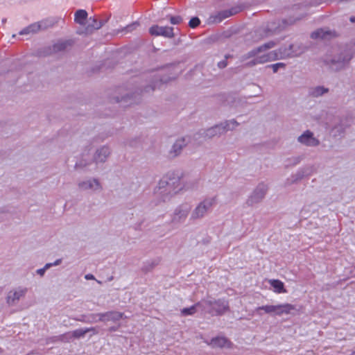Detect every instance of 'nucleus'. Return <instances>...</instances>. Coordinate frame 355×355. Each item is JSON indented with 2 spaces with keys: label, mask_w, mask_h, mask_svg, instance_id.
I'll use <instances>...</instances> for the list:
<instances>
[{
  "label": "nucleus",
  "mask_w": 355,
  "mask_h": 355,
  "mask_svg": "<svg viewBox=\"0 0 355 355\" xmlns=\"http://www.w3.org/2000/svg\"><path fill=\"white\" fill-rule=\"evenodd\" d=\"M276 45L277 44L275 42L270 41L249 51L245 55L244 59L250 58H254V59L248 63V65L251 67L277 60L295 57L302 53L296 50V46L294 44H290L288 47H281L277 50L268 51V50L274 48Z\"/></svg>",
  "instance_id": "nucleus-1"
},
{
  "label": "nucleus",
  "mask_w": 355,
  "mask_h": 355,
  "mask_svg": "<svg viewBox=\"0 0 355 355\" xmlns=\"http://www.w3.org/2000/svg\"><path fill=\"white\" fill-rule=\"evenodd\" d=\"M183 189L181 179L178 176L163 177L154 189V194L163 202L170 200Z\"/></svg>",
  "instance_id": "nucleus-2"
},
{
  "label": "nucleus",
  "mask_w": 355,
  "mask_h": 355,
  "mask_svg": "<svg viewBox=\"0 0 355 355\" xmlns=\"http://www.w3.org/2000/svg\"><path fill=\"white\" fill-rule=\"evenodd\" d=\"M295 309V305L285 303L277 305L267 304L259 306L254 309V312L259 316L263 315V311L265 313L270 314L273 316H282L283 315L291 314Z\"/></svg>",
  "instance_id": "nucleus-3"
},
{
  "label": "nucleus",
  "mask_w": 355,
  "mask_h": 355,
  "mask_svg": "<svg viewBox=\"0 0 355 355\" xmlns=\"http://www.w3.org/2000/svg\"><path fill=\"white\" fill-rule=\"evenodd\" d=\"M216 197H209L205 198L198 204L191 212V220H198L204 218L206 214L210 211L216 205Z\"/></svg>",
  "instance_id": "nucleus-4"
},
{
  "label": "nucleus",
  "mask_w": 355,
  "mask_h": 355,
  "mask_svg": "<svg viewBox=\"0 0 355 355\" xmlns=\"http://www.w3.org/2000/svg\"><path fill=\"white\" fill-rule=\"evenodd\" d=\"M204 309L213 315L223 314L229 309L228 302L224 300L207 298L202 300Z\"/></svg>",
  "instance_id": "nucleus-5"
},
{
  "label": "nucleus",
  "mask_w": 355,
  "mask_h": 355,
  "mask_svg": "<svg viewBox=\"0 0 355 355\" xmlns=\"http://www.w3.org/2000/svg\"><path fill=\"white\" fill-rule=\"evenodd\" d=\"M238 125L239 123L234 119L226 121L220 125H215L206 130L205 131V137L206 138L211 139L216 136H220L229 130H234Z\"/></svg>",
  "instance_id": "nucleus-6"
},
{
  "label": "nucleus",
  "mask_w": 355,
  "mask_h": 355,
  "mask_svg": "<svg viewBox=\"0 0 355 355\" xmlns=\"http://www.w3.org/2000/svg\"><path fill=\"white\" fill-rule=\"evenodd\" d=\"M191 207L188 203H182L178 206L173 211L171 217V223L177 225L185 222Z\"/></svg>",
  "instance_id": "nucleus-7"
},
{
  "label": "nucleus",
  "mask_w": 355,
  "mask_h": 355,
  "mask_svg": "<svg viewBox=\"0 0 355 355\" xmlns=\"http://www.w3.org/2000/svg\"><path fill=\"white\" fill-rule=\"evenodd\" d=\"M78 189L83 191H90L92 193L100 192L103 190V186L98 179L90 178L79 181Z\"/></svg>",
  "instance_id": "nucleus-8"
},
{
  "label": "nucleus",
  "mask_w": 355,
  "mask_h": 355,
  "mask_svg": "<svg viewBox=\"0 0 355 355\" xmlns=\"http://www.w3.org/2000/svg\"><path fill=\"white\" fill-rule=\"evenodd\" d=\"M268 187L264 184H259L248 198L246 203L248 206H253L259 203L265 197Z\"/></svg>",
  "instance_id": "nucleus-9"
},
{
  "label": "nucleus",
  "mask_w": 355,
  "mask_h": 355,
  "mask_svg": "<svg viewBox=\"0 0 355 355\" xmlns=\"http://www.w3.org/2000/svg\"><path fill=\"white\" fill-rule=\"evenodd\" d=\"M173 28L168 26H159L154 25L149 29V33L153 36H163L171 38L174 37Z\"/></svg>",
  "instance_id": "nucleus-10"
},
{
  "label": "nucleus",
  "mask_w": 355,
  "mask_h": 355,
  "mask_svg": "<svg viewBox=\"0 0 355 355\" xmlns=\"http://www.w3.org/2000/svg\"><path fill=\"white\" fill-rule=\"evenodd\" d=\"M297 141L307 146H316L319 144V141L314 137L313 133L309 130L305 131L298 138Z\"/></svg>",
  "instance_id": "nucleus-11"
},
{
  "label": "nucleus",
  "mask_w": 355,
  "mask_h": 355,
  "mask_svg": "<svg viewBox=\"0 0 355 355\" xmlns=\"http://www.w3.org/2000/svg\"><path fill=\"white\" fill-rule=\"evenodd\" d=\"M27 292L26 288L19 287L10 291L7 296V302L9 304H15L19 299L25 295Z\"/></svg>",
  "instance_id": "nucleus-12"
},
{
  "label": "nucleus",
  "mask_w": 355,
  "mask_h": 355,
  "mask_svg": "<svg viewBox=\"0 0 355 355\" xmlns=\"http://www.w3.org/2000/svg\"><path fill=\"white\" fill-rule=\"evenodd\" d=\"M110 149L107 146H102L98 149L94 155L93 159L96 163L105 162L110 155Z\"/></svg>",
  "instance_id": "nucleus-13"
},
{
  "label": "nucleus",
  "mask_w": 355,
  "mask_h": 355,
  "mask_svg": "<svg viewBox=\"0 0 355 355\" xmlns=\"http://www.w3.org/2000/svg\"><path fill=\"white\" fill-rule=\"evenodd\" d=\"M311 175V172H309V168H301L296 172V173L292 175L291 178H288L285 184L290 185L293 183H295L300 180H302L304 176H307Z\"/></svg>",
  "instance_id": "nucleus-14"
},
{
  "label": "nucleus",
  "mask_w": 355,
  "mask_h": 355,
  "mask_svg": "<svg viewBox=\"0 0 355 355\" xmlns=\"http://www.w3.org/2000/svg\"><path fill=\"white\" fill-rule=\"evenodd\" d=\"M99 316L101 318L100 320H102V322H116L123 318V313L118 311H108L106 313H102V315Z\"/></svg>",
  "instance_id": "nucleus-15"
},
{
  "label": "nucleus",
  "mask_w": 355,
  "mask_h": 355,
  "mask_svg": "<svg viewBox=\"0 0 355 355\" xmlns=\"http://www.w3.org/2000/svg\"><path fill=\"white\" fill-rule=\"evenodd\" d=\"M188 141L189 139L187 137H182L177 139L172 147L171 153H173L174 156L179 155L182 149L187 146Z\"/></svg>",
  "instance_id": "nucleus-16"
},
{
  "label": "nucleus",
  "mask_w": 355,
  "mask_h": 355,
  "mask_svg": "<svg viewBox=\"0 0 355 355\" xmlns=\"http://www.w3.org/2000/svg\"><path fill=\"white\" fill-rule=\"evenodd\" d=\"M208 345L212 347H224L229 345V341L225 337L218 336L212 338Z\"/></svg>",
  "instance_id": "nucleus-17"
},
{
  "label": "nucleus",
  "mask_w": 355,
  "mask_h": 355,
  "mask_svg": "<svg viewBox=\"0 0 355 355\" xmlns=\"http://www.w3.org/2000/svg\"><path fill=\"white\" fill-rule=\"evenodd\" d=\"M282 23H283L282 27L280 26L278 27H274V25L272 24L270 27H269L266 30L263 31L264 33L263 34L260 33L261 35V37L263 38V37H269L273 34H275L276 33L280 31L282 28H284L286 26V25L289 24L286 21H283Z\"/></svg>",
  "instance_id": "nucleus-18"
},
{
  "label": "nucleus",
  "mask_w": 355,
  "mask_h": 355,
  "mask_svg": "<svg viewBox=\"0 0 355 355\" xmlns=\"http://www.w3.org/2000/svg\"><path fill=\"white\" fill-rule=\"evenodd\" d=\"M269 284L273 288L274 292L277 293H286L287 291L284 288V283L278 279H270Z\"/></svg>",
  "instance_id": "nucleus-19"
},
{
  "label": "nucleus",
  "mask_w": 355,
  "mask_h": 355,
  "mask_svg": "<svg viewBox=\"0 0 355 355\" xmlns=\"http://www.w3.org/2000/svg\"><path fill=\"white\" fill-rule=\"evenodd\" d=\"M315 205L314 203L306 204L303 206L300 210V217L303 218H307L314 211Z\"/></svg>",
  "instance_id": "nucleus-20"
},
{
  "label": "nucleus",
  "mask_w": 355,
  "mask_h": 355,
  "mask_svg": "<svg viewBox=\"0 0 355 355\" xmlns=\"http://www.w3.org/2000/svg\"><path fill=\"white\" fill-rule=\"evenodd\" d=\"M201 307L204 309V304L202 303V300L193 306H191L189 308H184L181 310V313L183 315H191L196 312V308Z\"/></svg>",
  "instance_id": "nucleus-21"
},
{
  "label": "nucleus",
  "mask_w": 355,
  "mask_h": 355,
  "mask_svg": "<svg viewBox=\"0 0 355 355\" xmlns=\"http://www.w3.org/2000/svg\"><path fill=\"white\" fill-rule=\"evenodd\" d=\"M42 28V26L40 23H35L33 24L28 27L24 28L19 32L20 35H27L29 33H34L37 32L39 30H40Z\"/></svg>",
  "instance_id": "nucleus-22"
},
{
  "label": "nucleus",
  "mask_w": 355,
  "mask_h": 355,
  "mask_svg": "<svg viewBox=\"0 0 355 355\" xmlns=\"http://www.w3.org/2000/svg\"><path fill=\"white\" fill-rule=\"evenodd\" d=\"M94 330H95V329L93 327L86 328V329H76L71 333H69L68 335L70 337L79 338L80 337H83L87 332L91 331H94Z\"/></svg>",
  "instance_id": "nucleus-23"
},
{
  "label": "nucleus",
  "mask_w": 355,
  "mask_h": 355,
  "mask_svg": "<svg viewBox=\"0 0 355 355\" xmlns=\"http://www.w3.org/2000/svg\"><path fill=\"white\" fill-rule=\"evenodd\" d=\"M103 23L101 21L95 18H89V24L87 26V31H92L93 30H97L101 28Z\"/></svg>",
  "instance_id": "nucleus-24"
},
{
  "label": "nucleus",
  "mask_w": 355,
  "mask_h": 355,
  "mask_svg": "<svg viewBox=\"0 0 355 355\" xmlns=\"http://www.w3.org/2000/svg\"><path fill=\"white\" fill-rule=\"evenodd\" d=\"M87 17V12L85 10H78L75 13V21L80 24H84Z\"/></svg>",
  "instance_id": "nucleus-25"
},
{
  "label": "nucleus",
  "mask_w": 355,
  "mask_h": 355,
  "mask_svg": "<svg viewBox=\"0 0 355 355\" xmlns=\"http://www.w3.org/2000/svg\"><path fill=\"white\" fill-rule=\"evenodd\" d=\"M327 92H328V89H327L322 86H318L311 89V94L314 97H318V96H322V94L327 93Z\"/></svg>",
  "instance_id": "nucleus-26"
},
{
  "label": "nucleus",
  "mask_w": 355,
  "mask_h": 355,
  "mask_svg": "<svg viewBox=\"0 0 355 355\" xmlns=\"http://www.w3.org/2000/svg\"><path fill=\"white\" fill-rule=\"evenodd\" d=\"M350 60V56H345L343 58L342 60L338 59L336 61L334 60L332 62L334 64H337V66L335 67V69L338 70L344 67L345 64H347L349 62Z\"/></svg>",
  "instance_id": "nucleus-27"
},
{
  "label": "nucleus",
  "mask_w": 355,
  "mask_h": 355,
  "mask_svg": "<svg viewBox=\"0 0 355 355\" xmlns=\"http://www.w3.org/2000/svg\"><path fill=\"white\" fill-rule=\"evenodd\" d=\"M267 67L271 68L274 73H277L279 69H284L286 67V64L283 62H278L268 65Z\"/></svg>",
  "instance_id": "nucleus-28"
},
{
  "label": "nucleus",
  "mask_w": 355,
  "mask_h": 355,
  "mask_svg": "<svg viewBox=\"0 0 355 355\" xmlns=\"http://www.w3.org/2000/svg\"><path fill=\"white\" fill-rule=\"evenodd\" d=\"M324 37V32L322 29L317 30L311 33V37L313 39L323 38Z\"/></svg>",
  "instance_id": "nucleus-29"
},
{
  "label": "nucleus",
  "mask_w": 355,
  "mask_h": 355,
  "mask_svg": "<svg viewBox=\"0 0 355 355\" xmlns=\"http://www.w3.org/2000/svg\"><path fill=\"white\" fill-rule=\"evenodd\" d=\"M169 20L172 24H180L182 21V18L180 16H170Z\"/></svg>",
  "instance_id": "nucleus-30"
},
{
  "label": "nucleus",
  "mask_w": 355,
  "mask_h": 355,
  "mask_svg": "<svg viewBox=\"0 0 355 355\" xmlns=\"http://www.w3.org/2000/svg\"><path fill=\"white\" fill-rule=\"evenodd\" d=\"M102 315V313H101L91 314L89 316V321L92 322H99V321L102 322V320H100L101 318L99 316V315Z\"/></svg>",
  "instance_id": "nucleus-31"
},
{
  "label": "nucleus",
  "mask_w": 355,
  "mask_h": 355,
  "mask_svg": "<svg viewBox=\"0 0 355 355\" xmlns=\"http://www.w3.org/2000/svg\"><path fill=\"white\" fill-rule=\"evenodd\" d=\"M200 19L198 17H193L189 21V25L191 28H195L200 24Z\"/></svg>",
  "instance_id": "nucleus-32"
},
{
  "label": "nucleus",
  "mask_w": 355,
  "mask_h": 355,
  "mask_svg": "<svg viewBox=\"0 0 355 355\" xmlns=\"http://www.w3.org/2000/svg\"><path fill=\"white\" fill-rule=\"evenodd\" d=\"M50 268L49 264H45V266L42 268L37 269L36 270V273L40 275L41 277L44 276L45 272Z\"/></svg>",
  "instance_id": "nucleus-33"
},
{
  "label": "nucleus",
  "mask_w": 355,
  "mask_h": 355,
  "mask_svg": "<svg viewBox=\"0 0 355 355\" xmlns=\"http://www.w3.org/2000/svg\"><path fill=\"white\" fill-rule=\"evenodd\" d=\"M139 26V24L138 23H134L131 25H129L126 28H125V31L126 32H130V31H132L133 29H135L136 27H137Z\"/></svg>",
  "instance_id": "nucleus-34"
},
{
  "label": "nucleus",
  "mask_w": 355,
  "mask_h": 355,
  "mask_svg": "<svg viewBox=\"0 0 355 355\" xmlns=\"http://www.w3.org/2000/svg\"><path fill=\"white\" fill-rule=\"evenodd\" d=\"M61 262H62V259H58L55 260L53 263H48L47 264H49L50 268H51L52 266H56L60 265L61 263Z\"/></svg>",
  "instance_id": "nucleus-35"
},
{
  "label": "nucleus",
  "mask_w": 355,
  "mask_h": 355,
  "mask_svg": "<svg viewBox=\"0 0 355 355\" xmlns=\"http://www.w3.org/2000/svg\"><path fill=\"white\" fill-rule=\"evenodd\" d=\"M301 160H302L301 157H300V156L294 157H293V164L296 165V164H299L301 162Z\"/></svg>",
  "instance_id": "nucleus-36"
},
{
  "label": "nucleus",
  "mask_w": 355,
  "mask_h": 355,
  "mask_svg": "<svg viewBox=\"0 0 355 355\" xmlns=\"http://www.w3.org/2000/svg\"><path fill=\"white\" fill-rule=\"evenodd\" d=\"M218 65L221 69L222 68H225L227 66V62L226 61H221V62H218Z\"/></svg>",
  "instance_id": "nucleus-37"
},
{
  "label": "nucleus",
  "mask_w": 355,
  "mask_h": 355,
  "mask_svg": "<svg viewBox=\"0 0 355 355\" xmlns=\"http://www.w3.org/2000/svg\"><path fill=\"white\" fill-rule=\"evenodd\" d=\"M6 216V213L0 210V222L4 220V218Z\"/></svg>",
  "instance_id": "nucleus-38"
},
{
  "label": "nucleus",
  "mask_w": 355,
  "mask_h": 355,
  "mask_svg": "<svg viewBox=\"0 0 355 355\" xmlns=\"http://www.w3.org/2000/svg\"><path fill=\"white\" fill-rule=\"evenodd\" d=\"M85 278L87 280H90V279H95V277L92 274H87L85 276Z\"/></svg>",
  "instance_id": "nucleus-39"
},
{
  "label": "nucleus",
  "mask_w": 355,
  "mask_h": 355,
  "mask_svg": "<svg viewBox=\"0 0 355 355\" xmlns=\"http://www.w3.org/2000/svg\"><path fill=\"white\" fill-rule=\"evenodd\" d=\"M174 78H175V77H171V78H163L160 79V82H162V83H167L168 80H170L171 79H174Z\"/></svg>",
  "instance_id": "nucleus-40"
},
{
  "label": "nucleus",
  "mask_w": 355,
  "mask_h": 355,
  "mask_svg": "<svg viewBox=\"0 0 355 355\" xmlns=\"http://www.w3.org/2000/svg\"><path fill=\"white\" fill-rule=\"evenodd\" d=\"M132 98V96H127L123 98V101H125V102H128V101Z\"/></svg>",
  "instance_id": "nucleus-41"
},
{
  "label": "nucleus",
  "mask_w": 355,
  "mask_h": 355,
  "mask_svg": "<svg viewBox=\"0 0 355 355\" xmlns=\"http://www.w3.org/2000/svg\"><path fill=\"white\" fill-rule=\"evenodd\" d=\"M350 21H351L352 23H354V22H355V16L351 17H350Z\"/></svg>",
  "instance_id": "nucleus-42"
},
{
  "label": "nucleus",
  "mask_w": 355,
  "mask_h": 355,
  "mask_svg": "<svg viewBox=\"0 0 355 355\" xmlns=\"http://www.w3.org/2000/svg\"><path fill=\"white\" fill-rule=\"evenodd\" d=\"M87 164H82V163H80V166H87Z\"/></svg>",
  "instance_id": "nucleus-43"
},
{
  "label": "nucleus",
  "mask_w": 355,
  "mask_h": 355,
  "mask_svg": "<svg viewBox=\"0 0 355 355\" xmlns=\"http://www.w3.org/2000/svg\"><path fill=\"white\" fill-rule=\"evenodd\" d=\"M156 87V85H154L153 87L151 88L152 90H154L155 87Z\"/></svg>",
  "instance_id": "nucleus-44"
},
{
  "label": "nucleus",
  "mask_w": 355,
  "mask_h": 355,
  "mask_svg": "<svg viewBox=\"0 0 355 355\" xmlns=\"http://www.w3.org/2000/svg\"><path fill=\"white\" fill-rule=\"evenodd\" d=\"M3 350L0 347V353H2Z\"/></svg>",
  "instance_id": "nucleus-45"
},
{
  "label": "nucleus",
  "mask_w": 355,
  "mask_h": 355,
  "mask_svg": "<svg viewBox=\"0 0 355 355\" xmlns=\"http://www.w3.org/2000/svg\"><path fill=\"white\" fill-rule=\"evenodd\" d=\"M354 354H355V352H354Z\"/></svg>",
  "instance_id": "nucleus-46"
}]
</instances>
